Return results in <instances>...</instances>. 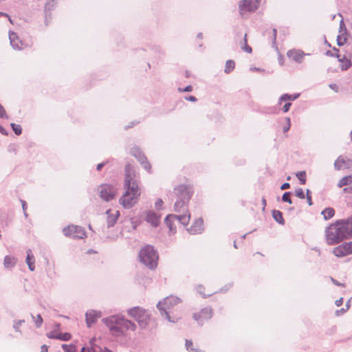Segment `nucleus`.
Masks as SVG:
<instances>
[{"mask_svg": "<svg viewBox=\"0 0 352 352\" xmlns=\"http://www.w3.org/2000/svg\"><path fill=\"white\" fill-rule=\"evenodd\" d=\"M352 237V215L346 219L337 220L325 229V239L329 245H336Z\"/></svg>", "mask_w": 352, "mask_h": 352, "instance_id": "obj_1", "label": "nucleus"}, {"mask_svg": "<svg viewBox=\"0 0 352 352\" xmlns=\"http://www.w3.org/2000/svg\"><path fill=\"white\" fill-rule=\"evenodd\" d=\"M102 321L109 328L111 334L115 337L124 336L127 330L134 331L136 329V324L125 319L122 315H111L102 318Z\"/></svg>", "mask_w": 352, "mask_h": 352, "instance_id": "obj_2", "label": "nucleus"}, {"mask_svg": "<svg viewBox=\"0 0 352 352\" xmlns=\"http://www.w3.org/2000/svg\"><path fill=\"white\" fill-rule=\"evenodd\" d=\"M125 192L119 199V203L126 209L131 208L138 201L140 189L131 174L126 171L124 179Z\"/></svg>", "mask_w": 352, "mask_h": 352, "instance_id": "obj_3", "label": "nucleus"}, {"mask_svg": "<svg viewBox=\"0 0 352 352\" xmlns=\"http://www.w3.org/2000/svg\"><path fill=\"white\" fill-rule=\"evenodd\" d=\"M193 190L186 185H179L174 188V193L177 200L174 204V210L177 212L184 211L187 208V204L193 195Z\"/></svg>", "mask_w": 352, "mask_h": 352, "instance_id": "obj_4", "label": "nucleus"}, {"mask_svg": "<svg viewBox=\"0 0 352 352\" xmlns=\"http://www.w3.org/2000/svg\"><path fill=\"white\" fill-rule=\"evenodd\" d=\"M140 261L150 270L157 267L158 253L151 245H146L139 252Z\"/></svg>", "mask_w": 352, "mask_h": 352, "instance_id": "obj_5", "label": "nucleus"}, {"mask_svg": "<svg viewBox=\"0 0 352 352\" xmlns=\"http://www.w3.org/2000/svg\"><path fill=\"white\" fill-rule=\"evenodd\" d=\"M181 301L179 298L175 296H170L159 301L157 304V308L162 317L170 322L176 323L178 321V318H172L169 315L168 311Z\"/></svg>", "mask_w": 352, "mask_h": 352, "instance_id": "obj_6", "label": "nucleus"}, {"mask_svg": "<svg viewBox=\"0 0 352 352\" xmlns=\"http://www.w3.org/2000/svg\"><path fill=\"white\" fill-rule=\"evenodd\" d=\"M127 312L130 316L135 319L141 329H144L147 327L151 319V314L148 310L140 307H134L129 309Z\"/></svg>", "mask_w": 352, "mask_h": 352, "instance_id": "obj_7", "label": "nucleus"}, {"mask_svg": "<svg viewBox=\"0 0 352 352\" xmlns=\"http://www.w3.org/2000/svg\"><path fill=\"white\" fill-rule=\"evenodd\" d=\"M100 197L104 201H109L116 197V188L113 185L102 184L98 188Z\"/></svg>", "mask_w": 352, "mask_h": 352, "instance_id": "obj_8", "label": "nucleus"}, {"mask_svg": "<svg viewBox=\"0 0 352 352\" xmlns=\"http://www.w3.org/2000/svg\"><path fill=\"white\" fill-rule=\"evenodd\" d=\"M63 232L66 236H71L73 239H83L86 236L84 228L78 226H68L63 229Z\"/></svg>", "mask_w": 352, "mask_h": 352, "instance_id": "obj_9", "label": "nucleus"}, {"mask_svg": "<svg viewBox=\"0 0 352 352\" xmlns=\"http://www.w3.org/2000/svg\"><path fill=\"white\" fill-rule=\"evenodd\" d=\"M261 3V0H241L239 2V9L241 14L245 12H255Z\"/></svg>", "mask_w": 352, "mask_h": 352, "instance_id": "obj_10", "label": "nucleus"}, {"mask_svg": "<svg viewBox=\"0 0 352 352\" xmlns=\"http://www.w3.org/2000/svg\"><path fill=\"white\" fill-rule=\"evenodd\" d=\"M212 316V309L207 307L201 309L199 312L194 313L192 318L200 326H202L205 320H208Z\"/></svg>", "mask_w": 352, "mask_h": 352, "instance_id": "obj_11", "label": "nucleus"}, {"mask_svg": "<svg viewBox=\"0 0 352 352\" xmlns=\"http://www.w3.org/2000/svg\"><path fill=\"white\" fill-rule=\"evenodd\" d=\"M333 253L337 257H343L352 254V241L344 243L334 248Z\"/></svg>", "mask_w": 352, "mask_h": 352, "instance_id": "obj_12", "label": "nucleus"}, {"mask_svg": "<svg viewBox=\"0 0 352 352\" xmlns=\"http://www.w3.org/2000/svg\"><path fill=\"white\" fill-rule=\"evenodd\" d=\"M102 316V312L94 309H89L85 313V320L87 327L90 328Z\"/></svg>", "mask_w": 352, "mask_h": 352, "instance_id": "obj_13", "label": "nucleus"}, {"mask_svg": "<svg viewBox=\"0 0 352 352\" xmlns=\"http://www.w3.org/2000/svg\"><path fill=\"white\" fill-rule=\"evenodd\" d=\"M204 221L202 218H199L195 221L192 225L187 228V231L190 234H200L204 231Z\"/></svg>", "mask_w": 352, "mask_h": 352, "instance_id": "obj_14", "label": "nucleus"}, {"mask_svg": "<svg viewBox=\"0 0 352 352\" xmlns=\"http://www.w3.org/2000/svg\"><path fill=\"white\" fill-rule=\"evenodd\" d=\"M160 216L152 210H149L146 213V221L153 227L156 228L159 226Z\"/></svg>", "mask_w": 352, "mask_h": 352, "instance_id": "obj_15", "label": "nucleus"}, {"mask_svg": "<svg viewBox=\"0 0 352 352\" xmlns=\"http://www.w3.org/2000/svg\"><path fill=\"white\" fill-rule=\"evenodd\" d=\"M9 39L10 42V45L14 50H22L23 43L21 40H19L17 34L14 32H10L9 33Z\"/></svg>", "mask_w": 352, "mask_h": 352, "instance_id": "obj_16", "label": "nucleus"}, {"mask_svg": "<svg viewBox=\"0 0 352 352\" xmlns=\"http://www.w3.org/2000/svg\"><path fill=\"white\" fill-rule=\"evenodd\" d=\"M306 54L301 50H289L287 52L288 57L298 63H301L302 62L303 57Z\"/></svg>", "mask_w": 352, "mask_h": 352, "instance_id": "obj_17", "label": "nucleus"}, {"mask_svg": "<svg viewBox=\"0 0 352 352\" xmlns=\"http://www.w3.org/2000/svg\"><path fill=\"white\" fill-rule=\"evenodd\" d=\"M47 338L50 339H56L62 341H68L71 339L72 336L69 333H56L55 331H51L47 334Z\"/></svg>", "mask_w": 352, "mask_h": 352, "instance_id": "obj_18", "label": "nucleus"}, {"mask_svg": "<svg viewBox=\"0 0 352 352\" xmlns=\"http://www.w3.org/2000/svg\"><path fill=\"white\" fill-rule=\"evenodd\" d=\"M111 209H109L107 210L106 214L107 215V228H111L114 226V225L116 223L117 220L120 216L119 211H116V214H111Z\"/></svg>", "mask_w": 352, "mask_h": 352, "instance_id": "obj_19", "label": "nucleus"}, {"mask_svg": "<svg viewBox=\"0 0 352 352\" xmlns=\"http://www.w3.org/2000/svg\"><path fill=\"white\" fill-rule=\"evenodd\" d=\"M25 262L28 266V268L30 271L33 272L35 270V258L32 252L30 249L27 250V256L25 259Z\"/></svg>", "mask_w": 352, "mask_h": 352, "instance_id": "obj_20", "label": "nucleus"}, {"mask_svg": "<svg viewBox=\"0 0 352 352\" xmlns=\"http://www.w3.org/2000/svg\"><path fill=\"white\" fill-rule=\"evenodd\" d=\"M299 93H296L294 94H284L280 96L278 98V104H280L283 102L285 101H294L298 99L300 97Z\"/></svg>", "mask_w": 352, "mask_h": 352, "instance_id": "obj_21", "label": "nucleus"}, {"mask_svg": "<svg viewBox=\"0 0 352 352\" xmlns=\"http://www.w3.org/2000/svg\"><path fill=\"white\" fill-rule=\"evenodd\" d=\"M273 219L279 224L284 225L285 219L283 213L280 210H273L272 212Z\"/></svg>", "mask_w": 352, "mask_h": 352, "instance_id": "obj_22", "label": "nucleus"}, {"mask_svg": "<svg viewBox=\"0 0 352 352\" xmlns=\"http://www.w3.org/2000/svg\"><path fill=\"white\" fill-rule=\"evenodd\" d=\"M137 160L139 161V162L142 165L143 168L147 170L150 171L151 168V166L150 163L148 162L147 157L144 154L142 155L139 157L137 158Z\"/></svg>", "mask_w": 352, "mask_h": 352, "instance_id": "obj_23", "label": "nucleus"}, {"mask_svg": "<svg viewBox=\"0 0 352 352\" xmlns=\"http://www.w3.org/2000/svg\"><path fill=\"white\" fill-rule=\"evenodd\" d=\"M338 61L340 62L341 64V70L346 71L349 69L351 67V61L346 58L345 56L340 58L339 56Z\"/></svg>", "mask_w": 352, "mask_h": 352, "instance_id": "obj_24", "label": "nucleus"}, {"mask_svg": "<svg viewBox=\"0 0 352 352\" xmlns=\"http://www.w3.org/2000/svg\"><path fill=\"white\" fill-rule=\"evenodd\" d=\"M3 265L6 268L13 267L16 265V260L10 256H6L3 260Z\"/></svg>", "mask_w": 352, "mask_h": 352, "instance_id": "obj_25", "label": "nucleus"}, {"mask_svg": "<svg viewBox=\"0 0 352 352\" xmlns=\"http://www.w3.org/2000/svg\"><path fill=\"white\" fill-rule=\"evenodd\" d=\"M321 214L323 215L325 220H329L334 216L335 210L333 208H326L321 212Z\"/></svg>", "mask_w": 352, "mask_h": 352, "instance_id": "obj_26", "label": "nucleus"}, {"mask_svg": "<svg viewBox=\"0 0 352 352\" xmlns=\"http://www.w3.org/2000/svg\"><path fill=\"white\" fill-rule=\"evenodd\" d=\"M345 165H346V161L342 156H339L334 162V168L337 170H341Z\"/></svg>", "mask_w": 352, "mask_h": 352, "instance_id": "obj_27", "label": "nucleus"}, {"mask_svg": "<svg viewBox=\"0 0 352 352\" xmlns=\"http://www.w3.org/2000/svg\"><path fill=\"white\" fill-rule=\"evenodd\" d=\"M352 183V175L342 177L338 184L339 188H342L344 186H347Z\"/></svg>", "mask_w": 352, "mask_h": 352, "instance_id": "obj_28", "label": "nucleus"}, {"mask_svg": "<svg viewBox=\"0 0 352 352\" xmlns=\"http://www.w3.org/2000/svg\"><path fill=\"white\" fill-rule=\"evenodd\" d=\"M130 153L136 159L144 154L139 146L137 145H134L132 148H131Z\"/></svg>", "mask_w": 352, "mask_h": 352, "instance_id": "obj_29", "label": "nucleus"}, {"mask_svg": "<svg viewBox=\"0 0 352 352\" xmlns=\"http://www.w3.org/2000/svg\"><path fill=\"white\" fill-rule=\"evenodd\" d=\"M235 67L234 61L232 60H228L226 63L224 72L226 74H230Z\"/></svg>", "mask_w": 352, "mask_h": 352, "instance_id": "obj_30", "label": "nucleus"}, {"mask_svg": "<svg viewBox=\"0 0 352 352\" xmlns=\"http://www.w3.org/2000/svg\"><path fill=\"white\" fill-rule=\"evenodd\" d=\"M241 48L243 51H245V52H247L248 54H250L252 52V47L248 45L246 34L244 35L243 41V43H241Z\"/></svg>", "mask_w": 352, "mask_h": 352, "instance_id": "obj_31", "label": "nucleus"}, {"mask_svg": "<svg viewBox=\"0 0 352 352\" xmlns=\"http://www.w3.org/2000/svg\"><path fill=\"white\" fill-rule=\"evenodd\" d=\"M296 177L298 179L300 184H305L306 183V172L299 171L296 173Z\"/></svg>", "mask_w": 352, "mask_h": 352, "instance_id": "obj_32", "label": "nucleus"}, {"mask_svg": "<svg viewBox=\"0 0 352 352\" xmlns=\"http://www.w3.org/2000/svg\"><path fill=\"white\" fill-rule=\"evenodd\" d=\"M61 347L65 352H76V346L74 344H63Z\"/></svg>", "mask_w": 352, "mask_h": 352, "instance_id": "obj_33", "label": "nucleus"}, {"mask_svg": "<svg viewBox=\"0 0 352 352\" xmlns=\"http://www.w3.org/2000/svg\"><path fill=\"white\" fill-rule=\"evenodd\" d=\"M31 317L34 320L36 327L37 328L41 327L43 322V318L41 317V314H38L36 318L33 314H31Z\"/></svg>", "mask_w": 352, "mask_h": 352, "instance_id": "obj_34", "label": "nucleus"}, {"mask_svg": "<svg viewBox=\"0 0 352 352\" xmlns=\"http://www.w3.org/2000/svg\"><path fill=\"white\" fill-rule=\"evenodd\" d=\"M10 126L16 135H20L22 133V127L19 124L11 123Z\"/></svg>", "mask_w": 352, "mask_h": 352, "instance_id": "obj_35", "label": "nucleus"}, {"mask_svg": "<svg viewBox=\"0 0 352 352\" xmlns=\"http://www.w3.org/2000/svg\"><path fill=\"white\" fill-rule=\"evenodd\" d=\"M173 221H174L173 218H170L168 219V221H164V223L168 227L170 232L175 233L177 229H176V227L173 226Z\"/></svg>", "mask_w": 352, "mask_h": 352, "instance_id": "obj_36", "label": "nucleus"}, {"mask_svg": "<svg viewBox=\"0 0 352 352\" xmlns=\"http://www.w3.org/2000/svg\"><path fill=\"white\" fill-rule=\"evenodd\" d=\"M292 194V192L290 191H288V192H285L283 193V196H282V201H284V202H287L289 204H292V199L290 198V195Z\"/></svg>", "mask_w": 352, "mask_h": 352, "instance_id": "obj_37", "label": "nucleus"}, {"mask_svg": "<svg viewBox=\"0 0 352 352\" xmlns=\"http://www.w3.org/2000/svg\"><path fill=\"white\" fill-rule=\"evenodd\" d=\"M272 47L276 50H278V46L276 45V34L277 30L276 28L272 29Z\"/></svg>", "mask_w": 352, "mask_h": 352, "instance_id": "obj_38", "label": "nucleus"}, {"mask_svg": "<svg viewBox=\"0 0 352 352\" xmlns=\"http://www.w3.org/2000/svg\"><path fill=\"white\" fill-rule=\"evenodd\" d=\"M182 216H183V214H168L165 217L164 221H168V219L170 218H173L174 221L175 220L178 221L181 223V222H182Z\"/></svg>", "mask_w": 352, "mask_h": 352, "instance_id": "obj_39", "label": "nucleus"}, {"mask_svg": "<svg viewBox=\"0 0 352 352\" xmlns=\"http://www.w3.org/2000/svg\"><path fill=\"white\" fill-rule=\"evenodd\" d=\"M190 214L189 213L183 214V216L182 217L181 224H182L184 226H187L190 221Z\"/></svg>", "mask_w": 352, "mask_h": 352, "instance_id": "obj_40", "label": "nucleus"}, {"mask_svg": "<svg viewBox=\"0 0 352 352\" xmlns=\"http://www.w3.org/2000/svg\"><path fill=\"white\" fill-rule=\"evenodd\" d=\"M25 323V320H16L14 321V323L13 324V328L16 331V332H21L20 329H19V327L22 324Z\"/></svg>", "mask_w": 352, "mask_h": 352, "instance_id": "obj_41", "label": "nucleus"}, {"mask_svg": "<svg viewBox=\"0 0 352 352\" xmlns=\"http://www.w3.org/2000/svg\"><path fill=\"white\" fill-rule=\"evenodd\" d=\"M295 195L298 197L299 199H303L305 198V194L302 190V188H299L296 190L295 191Z\"/></svg>", "mask_w": 352, "mask_h": 352, "instance_id": "obj_42", "label": "nucleus"}, {"mask_svg": "<svg viewBox=\"0 0 352 352\" xmlns=\"http://www.w3.org/2000/svg\"><path fill=\"white\" fill-rule=\"evenodd\" d=\"M286 124L283 128V133H287L291 127V120L289 117L285 118Z\"/></svg>", "mask_w": 352, "mask_h": 352, "instance_id": "obj_43", "label": "nucleus"}, {"mask_svg": "<svg viewBox=\"0 0 352 352\" xmlns=\"http://www.w3.org/2000/svg\"><path fill=\"white\" fill-rule=\"evenodd\" d=\"M163 204H164V201L162 199L159 198L156 200L155 203V208L156 210H162V206H163Z\"/></svg>", "mask_w": 352, "mask_h": 352, "instance_id": "obj_44", "label": "nucleus"}, {"mask_svg": "<svg viewBox=\"0 0 352 352\" xmlns=\"http://www.w3.org/2000/svg\"><path fill=\"white\" fill-rule=\"evenodd\" d=\"M333 51H335V52H336V53L333 54V52H331V51H330V50H327V51L326 52V54H327V56H333V57H337V58H338H338H339V56H340L339 54L338 53V51H339V50H338V48H336V47H333Z\"/></svg>", "mask_w": 352, "mask_h": 352, "instance_id": "obj_45", "label": "nucleus"}, {"mask_svg": "<svg viewBox=\"0 0 352 352\" xmlns=\"http://www.w3.org/2000/svg\"><path fill=\"white\" fill-rule=\"evenodd\" d=\"M305 198L307 199L308 205L312 206L313 202H312L311 196V190L309 189L306 190Z\"/></svg>", "mask_w": 352, "mask_h": 352, "instance_id": "obj_46", "label": "nucleus"}, {"mask_svg": "<svg viewBox=\"0 0 352 352\" xmlns=\"http://www.w3.org/2000/svg\"><path fill=\"white\" fill-rule=\"evenodd\" d=\"M56 0H50L48 2L46 3L45 6V10H52L54 6V2L56 1Z\"/></svg>", "mask_w": 352, "mask_h": 352, "instance_id": "obj_47", "label": "nucleus"}, {"mask_svg": "<svg viewBox=\"0 0 352 352\" xmlns=\"http://www.w3.org/2000/svg\"><path fill=\"white\" fill-rule=\"evenodd\" d=\"M286 102L285 103V104L283 105V108H282V111L284 112V113H287L289 111L291 106H292V103L289 101H285Z\"/></svg>", "mask_w": 352, "mask_h": 352, "instance_id": "obj_48", "label": "nucleus"}, {"mask_svg": "<svg viewBox=\"0 0 352 352\" xmlns=\"http://www.w3.org/2000/svg\"><path fill=\"white\" fill-rule=\"evenodd\" d=\"M0 118H6V119L8 118L4 107L1 104H0Z\"/></svg>", "mask_w": 352, "mask_h": 352, "instance_id": "obj_49", "label": "nucleus"}, {"mask_svg": "<svg viewBox=\"0 0 352 352\" xmlns=\"http://www.w3.org/2000/svg\"><path fill=\"white\" fill-rule=\"evenodd\" d=\"M185 345L188 351H195V349L192 348V342L190 340H186Z\"/></svg>", "mask_w": 352, "mask_h": 352, "instance_id": "obj_50", "label": "nucleus"}, {"mask_svg": "<svg viewBox=\"0 0 352 352\" xmlns=\"http://www.w3.org/2000/svg\"><path fill=\"white\" fill-rule=\"evenodd\" d=\"M179 92H190L192 91V85H188L184 88H178Z\"/></svg>", "mask_w": 352, "mask_h": 352, "instance_id": "obj_51", "label": "nucleus"}, {"mask_svg": "<svg viewBox=\"0 0 352 352\" xmlns=\"http://www.w3.org/2000/svg\"><path fill=\"white\" fill-rule=\"evenodd\" d=\"M204 289V286L202 285H199L197 288V292L199 293L201 295H202V296L204 298H206L207 296H210L211 294H208V295H205L204 293H203V291Z\"/></svg>", "mask_w": 352, "mask_h": 352, "instance_id": "obj_52", "label": "nucleus"}, {"mask_svg": "<svg viewBox=\"0 0 352 352\" xmlns=\"http://www.w3.org/2000/svg\"><path fill=\"white\" fill-rule=\"evenodd\" d=\"M331 282L336 286H342V287H345V284L344 283H341L340 282H338L336 279L333 278V277H331Z\"/></svg>", "mask_w": 352, "mask_h": 352, "instance_id": "obj_53", "label": "nucleus"}, {"mask_svg": "<svg viewBox=\"0 0 352 352\" xmlns=\"http://www.w3.org/2000/svg\"><path fill=\"white\" fill-rule=\"evenodd\" d=\"M346 311H347V309L342 308L340 309L336 310L335 314L337 316H340V315L344 314Z\"/></svg>", "mask_w": 352, "mask_h": 352, "instance_id": "obj_54", "label": "nucleus"}, {"mask_svg": "<svg viewBox=\"0 0 352 352\" xmlns=\"http://www.w3.org/2000/svg\"><path fill=\"white\" fill-rule=\"evenodd\" d=\"M346 42V38H344V41H342L340 36H338L337 38V45L338 46H342Z\"/></svg>", "mask_w": 352, "mask_h": 352, "instance_id": "obj_55", "label": "nucleus"}, {"mask_svg": "<svg viewBox=\"0 0 352 352\" xmlns=\"http://www.w3.org/2000/svg\"><path fill=\"white\" fill-rule=\"evenodd\" d=\"M290 188V184L285 182L280 186V190H284Z\"/></svg>", "mask_w": 352, "mask_h": 352, "instance_id": "obj_56", "label": "nucleus"}, {"mask_svg": "<svg viewBox=\"0 0 352 352\" xmlns=\"http://www.w3.org/2000/svg\"><path fill=\"white\" fill-rule=\"evenodd\" d=\"M232 286V283H229L226 285H225L223 287H222L220 291L221 292H226V291H228L231 287Z\"/></svg>", "mask_w": 352, "mask_h": 352, "instance_id": "obj_57", "label": "nucleus"}, {"mask_svg": "<svg viewBox=\"0 0 352 352\" xmlns=\"http://www.w3.org/2000/svg\"><path fill=\"white\" fill-rule=\"evenodd\" d=\"M107 163V162H103L102 163H100L98 164L97 166H96V170L98 171H100L102 170V168L105 166V164Z\"/></svg>", "mask_w": 352, "mask_h": 352, "instance_id": "obj_58", "label": "nucleus"}, {"mask_svg": "<svg viewBox=\"0 0 352 352\" xmlns=\"http://www.w3.org/2000/svg\"><path fill=\"white\" fill-rule=\"evenodd\" d=\"M185 98L186 100H188L190 102H196L197 100V98L194 96H186Z\"/></svg>", "mask_w": 352, "mask_h": 352, "instance_id": "obj_59", "label": "nucleus"}, {"mask_svg": "<svg viewBox=\"0 0 352 352\" xmlns=\"http://www.w3.org/2000/svg\"><path fill=\"white\" fill-rule=\"evenodd\" d=\"M140 122L139 121H133L130 123V124L127 125L125 126V129H129V128H131L133 127V126L138 124Z\"/></svg>", "mask_w": 352, "mask_h": 352, "instance_id": "obj_60", "label": "nucleus"}, {"mask_svg": "<svg viewBox=\"0 0 352 352\" xmlns=\"http://www.w3.org/2000/svg\"><path fill=\"white\" fill-rule=\"evenodd\" d=\"M343 303V298H340L338 300H336L335 302V304L337 307H340L342 305Z\"/></svg>", "mask_w": 352, "mask_h": 352, "instance_id": "obj_61", "label": "nucleus"}, {"mask_svg": "<svg viewBox=\"0 0 352 352\" xmlns=\"http://www.w3.org/2000/svg\"><path fill=\"white\" fill-rule=\"evenodd\" d=\"M0 133L3 135H8V132L1 125H0Z\"/></svg>", "mask_w": 352, "mask_h": 352, "instance_id": "obj_62", "label": "nucleus"}, {"mask_svg": "<svg viewBox=\"0 0 352 352\" xmlns=\"http://www.w3.org/2000/svg\"><path fill=\"white\" fill-rule=\"evenodd\" d=\"M41 352H48V346L45 344H43L41 346Z\"/></svg>", "mask_w": 352, "mask_h": 352, "instance_id": "obj_63", "label": "nucleus"}, {"mask_svg": "<svg viewBox=\"0 0 352 352\" xmlns=\"http://www.w3.org/2000/svg\"><path fill=\"white\" fill-rule=\"evenodd\" d=\"M98 348H99L100 352H113L111 350H110L109 349H108L107 347H104L103 349L100 347H98Z\"/></svg>", "mask_w": 352, "mask_h": 352, "instance_id": "obj_64", "label": "nucleus"}]
</instances>
